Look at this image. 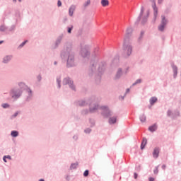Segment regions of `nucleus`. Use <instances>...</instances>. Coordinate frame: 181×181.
<instances>
[{
	"label": "nucleus",
	"mask_w": 181,
	"mask_h": 181,
	"mask_svg": "<svg viewBox=\"0 0 181 181\" xmlns=\"http://www.w3.org/2000/svg\"><path fill=\"white\" fill-rule=\"evenodd\" d=\"M61 57L66 59L67 57V67H73L74 66V54L71 52V45L68 44L65 51L61 53Z\"/></svg>",
	"instance_id": "f257e3e1"
},
{
	"label": "nucleus",
	"mask_w": 181,
	"mask_h": 181,
	"mask_svg": "<svg viewBox=\"0 0 181 181\" xmlns=\"http://www.w3.org/2000/svg\"><path fill=\"white\" fill-rule=\"evenodd\" d=\"M123 50L128 57L132 54V46L129 45V41H124Z\"/></svg>",
	"instance_id": "f03ea898"
},
{
	"label": "nucleus",
	"mask_w": 181,
	"mask_h": 181,
	"mask_svg": "<svg viewBox=\"0 0 181 181\" xmlns=\"http://www.w3.org/2000/svg\"><path fill=\"white\" fill-rule=\"evenodd\" d=\"M161 23L158 26V30H160V32H163V30H165V26L168 25V20H166L165 16H161Z\"/></svg>",
	"instance_id": "7ed1b4c3"
},
{
	"label": "nucleus",
	"mask_w": 181,
	"mask_h": 181,
	"mask_svg": "<svg viewBox=\"0 0 181 181\" xmlns=\"http://www.w3.org/2000/svg\"><path fill=\"white\" fill-rule=\"evenodd\" d=\"M63 84H64V86H67V84H69L70 88H71V90H74V91H76V86H74V85H73V81H71L70 79V78H64Z\"/></svg>",
	"instance_id": "20e7f679"
},
{
	"label": "nucleus",
	"mask_w": 181,
	"mask_h": 181,
	"mask_svg": "<svg viewBox=\"0 0 181 181\" xmlns=\"http://www.w3.org/2000/svg\"><path fill=\"white\" fill-rule=\"evenodd\" d=\"M12 98H19L22 95V90L18 89H13L11 91Z\"/></svg>",
	"instance_id": "39448f33"
},
{
	"label": "nucleus",
	"mask_w": 181,
	"mask_h": 181,
	"mask_svg": "<svg viewBox=\"0 0 181 181\" xmlns=\"http://www.w3.org/2000/svg\"><path fill=\"white\" fill-rule=\"evenodd\" d=\"M156 0H150V2H151L152 8L154 11L153 15H154V21H156V18H158V7H156Z\"/></svg>",
	"instance_id": "423d86ee"
},
{
	"label": "nucleus",
	"mask_w": 181,
	"mask_h": 181,
	"mask_svg": "<svg viewBox=\"0 0 181 181\" xmlns=\"http://www.w3.org/2000/svg\"><path fill=\"white\" fill-rule=\"evenodd\" d=\"M101 110H103V115L105 117V118H108V117H111V111L108 109L107 106H102Z\"/></svg>",
	"instance_id": "0eeeda50"
},
{
	"label": "nucleus",
	"mask_w": 181,
	"mask_h": 181,
	"mask_svg": "<svg viewBox=\"0 0 181 181\" xmlns=\"http://www.w3.org/2000/svg\"><path fill=\"white\" fill-rule=\"evenodd\" d=\"M81 56H82V57H88V56H90V51H88V47L87 46H85L84 48L81 49Z\"/></svg>",
	"instance_id": "6e6552de"
},
{
	"label": "nucleus",
	"mask_w": 181,
	"mask_h": 181,
	"mask_svg": "<svg viewBox=\"0 0 181 181\" xmlns=\"http://www.w3.org/2000/svg\"><path fill=\"white\" fill-rule=\"evenodd\" d=\"M131 35H132V28L129 27V28H127V29L126 30V35L124 36V42H127V41L129 42V36H131Z\"/></svg>",
	"instance_id": "1a4fd4ad"
},
{
	"label": "nucleus",
	"mask_w": 181,
	"mask_h": 181,
	"mask_svg": "<svg viewBox=\"0 0 181 181\" xmlns=\"http://www.w3.org/2000/svg\"><path fill=\"white\" fill-rule=\"evenodd\" d=\"M18 86L21 87V90H26V91H28L29 97H32V90L28 88V86L24 83H20Z\"/></svg>",
	"instance_id": "9d476101"
},
{
	"label": "nucleus",
	"mask_w": 181,
	"mask_h": 181,
	"mask_svg": "<svg viewBox=\"0 0 181 181\" xmlns=\"http://www.w3.org/2000/svg\"><path fill=\"white\" fill-rule=\"evenodd\" d=\"M97 66V62L95 61H92L90 62V66L89 68V73L91 74L95 70V66Z\"/></svg>",
	"instance_id": "9b49d317"
},
{
	"label": "nucleus",
	"mask_w": 181,
	"mask_h": 181,
	"mask_svg": "<svg viewBox=\"0 0 181 181\" xmlns=\"http://www.w3.org/2000/svg\"><path fill=\"white\" fill-rule=\"evenodd\" d=\"M98 110V105H90L89 111L90 112H95Z\"/></svg>",
	"instance_id": "f8f14e48"
},
{
	"label": "nucleus",
	"mask_w": 181,
	"mask_h": 181,
	"mask_svg": "<svg viewBox=\"0 0 181 181\" xmlns=\"http://www.w3.org/2000/svg\"><path fill=\"white\" fill-rule=\"evenodd\" d=\"M74 11H76V6L71 5L69 9V16H73V13H74Z\"/></svg>",
	"instance_id": "ddd939ff"
},
{
	"label": "nucleus",
	"mask_w": 181,
	"mask_h": 181,
	"mask_svg": "<svg viewBox=\"0 0 181 181\" xmlns=\"http://www.w3.org/2000/svg\"><path fill=\"white\" fill-rule=\"evenodd\" d=\"M153 158H158L159 157V148L156 147L153 152Z\"/></svg>",
	"instance_id": "4468645a"
},
{
	"label": "nucleus",
	"mask_w": 181,
	"mask_h": 181,
	"mask_svg": "<svg viewBox=\"0 0 181 181\" xmlns=\"http://www.w3.org/2000/svg\"><path fill=\"white\" fill-rule=\"evenodd\" d=\"M146 16H144L141 21V24L145 25L148 22V18H149V11H146Z\"/></svg>",
	"instance_id": "2eb2a0df"
},
{
	"label": "nucleus",
	"mask_w": 181,
	"mask_h": 181,
	"mask_svg": "<svg viewBox=\"0 0 181 181\" xmlns=\"http://www.w3.org/2000/svg\"><path fill=\"white\" fill-rule=\"evenodd\" d=\"M121 76H122V69L119 68L118 71L116 74V76H115V79L117 80V78H119V77H121Z\"/></svg>",
	"instance_id": "dca6fc26"
},
{
	"label": "nucleus",
	"mask_w": 181,
	"mask_h": 181,
	"mask_svg": "<svg viewBox=\"0 0 181 181\" xmlns=\"http://www.w3.org/2000/svg\"><path fill=\"white\" fill-rule=\"evenodd\" d=\"M156 129H158V127L156 126V124H154L152 126H150L148 127V131H150V132H155Z\"/></svg>",
	"instance_id": "f3484780"
},
{
	"label": "nucleus",
	"mask_w": 181,
	"mask_h": 181,
	"mask_svg": "<svg viewBox=\"0 0 181 181\" xmlns=\"http://www.w3.org/2000/svg\"><path fill=\"white\" fill-rule=\"evenodd\" d=\"M147 142H148V140L146 139V138L144 137L143 140L141 141V149L145 148V146H146Z\"/></svg>",
	"instance_id": "a211bd4d"
},
{
	"label": "nucleus",
	"mask_w": 181,
	"mask_h": 181,
	"mask_svg": "<svg viewBox=\"0 0 181 181\" xmlns=\"http://www.w3.org/2000/svg\"><path fill=\"white\" fill-rule=\"evenodd\" d=\"M144 11H145V8H144V6H141L140 14L137 18L138 22H141V19L142 18V16L144 15Z\"/></svg>",
	"instance_id": "6ab92c4d"
},
{
	"label": "nucleus",
	"mask_w": 181,
	"mask_h": 181,
	"mask_svg": "<svg viewBox=\"0 0 181 181\" xmlns=\"http://www.w3.org/2000/svg\"><path fill=\"white\" fill-rule=\"evenodd\" d=\"M102 6H108L110 5V1L108 0H101Z\"/></svg>",
	"instance_id": "aec40b11"
},
{
	"label": "nucleus",
	"mask_w": 181,
	"mask_h": 181,
	"mask_svg": "<svg viewBox=\"0 0 181 181\" xmlns=\"http://www.w3.org/2000/svg\"><path fill=\"white\" fill-rule=\"evenodd\" d=\"M173 70L174 72V78H176L177 76V66H173Z\"/></svg>",
	"instance_id": "412c9836"
},
{
	"label": "nucleus",
	"mask_w": 181,
	"mask_h": 181,
	"mask_svg": "<svg viewBox=\"0 0 181 181\" xmlns=\"http://www.w3.org/2000/svg\"><path fill=\"white\" fill-rule=\"evenodd\" d=\"M156 101H158V98L156 97H152L150 99L151 105H153V104H155V103H156Z\"/></svg>",
	"instance_id": "4be33fe9"
},
{
	"label": "nucleus",
	"mask_w": 181,
	"mask_h": 181,
	"mask_svg": "<svg viewBox=\"0 0 181 181\" xmlns=\"http://www.w3.org/2000/svg\"><path fill=\"white\" fill-rule=\"evenodd\" d=\"M117 122V117H113L109 119V124H115Z\"/></svg>",
	"instance_id": "5701e85b"
},
{
	"label": "nucleus",
	"mask_w": 181,
	"mask_h": 181,
	"mask_svg": "<svg viewBox=\"0 0 181 181\" xmlns=\"http://www.w3.org/2000/svg\"><path fill=\"white\" fill-rule=\"evenodd\" d=\"M11 59H12V57L6 56V57L4 58L3 63H8V62H10Z\"/></svg>",
	"instance_id": "b1692460"
},
{
	"label": "nucleus",
	"mask_w": 181,
	"mask_h": 181,
	"mask_svg": "<svg viewBox=\"0 0 181 181\" xmlns=\"http://www.w3.org/2000/svg\"><path fill=\"white\" fill-rule=\"evenodd\" d=\"M140 121L141 122H145L146 121V116H145V115H141L140 116Z\"/></svg>",
	"instance_id": "393cba45"
},
{
	"label": "nucleus",
	"mask_w": 181,
	"mask_h": 181,
	"mask_svg": "<svg viewBox=\"0 0 181 181\" xmlns=\"http://www.w3.org/2000/svg\"><path fill=\"white\" fill-rule=\"evenodd\" d=\"M77 166H78V163H72L70 166V169H77Z\"/></svg>",
	"instance_id": "a878e982"
},
{
	"label": "nucleus",
	"mask_w": 181,
	"mask_h": 181,
	"mask_svg": "<svg viewBox=\"0 0 181 181\" xmlns=\"http://www.w3.org/2000/svg\"><path fill=\"white\" fill-rule=\"evenodd\" d=\"M11 135V136L16 138V136H18V135H19V133L17 131H12Z\"/></svg>",
	"instance_id": "bb28decb"
},
{
	"label": "nucleus",
	"mask_w": 181,
	"mask_h": 181,
	"mask_svg": "<svg viewBox=\"0 0 181 181\" xmlns=\"http://www.w3.org/2000/svg\"><path fill=\"white\" fill-rule=\"evenodd\" d=\"M90 4H91V1L87 0V1L83 4V7L87 8L88 6V5H90Z\"/></svg>",
	"instance_id": "cd10ccee"
},
{
	"label": "nucleus",
	"mask_w": 181,
	"mask_h": 181,
	"mask_svg": "<svg viewBox=\"0 0 181 181\" xmlns=\"http://www.w3.org/2000/svg\"><path fill=\"white\" fill-rule=\"evenodd\" d=\"M86 103L84 100L82 101H79L78 102V105H80V107H84V105H86Z\"/></svg>",
	"instance_id": "c85d7f7f"
},
{
	"label": "nucleus",
	"mask_w": 181,
	"mask_h": 181,
	"mask_svg": "<svg viewBox=\"0 0 181 181\" xmlns=\"http://www.w3.org/2000/svg\"><path fill=\"white\" fill-rule=\"evenodd\" d=\"M141 83H142V80H141V79H137V80L135 81V83H134L132 84V86H136V84H141Z\"/></svg>",
	"instance_id": "c756f323"
},
{
	"label": "nucleus",
	"mask_w": 181,
	"mask_h": 181,
	"mask_svg": "<svg viewBox=\"0 0 181 181\" xmlns=\"http://www.w3.org/2000/svg\"><path fill=\"white\" fill-rule=\"evenodd\" d=\"M154 175H158L159 173V166L156 167V168L153 170Z\"/></svg>",
	"instance_id": "7c9ffc66"
},
{
	"label": "nucleus",
	"mask_w": 181,
	"mask_h": 181,
	"mask_svg": "<svg viewBox=\"0 0 181 181\" xmlns=\"http://www.w3.org/2000/svg\"><path fill=\"white\" fill-rule=\"evenodd\" d=\"M6 30V27L5 25H1L0 26V31L1 32H5Z\"/></svg>",
	"instance_id": "2f4dec72"
},
{
	"label": "nucleus",
	"mask_w": 181,
	"mask_h": 181,
	"mask_svg": "<svg viewBox=\"0 0 181 181\" xmlns=\"http://www.w3.org/2000/svg\"><path fill=\"white\" fill-rule=\"evenodd\" d=\"M73 28H74L73 25H71L70 27H68L67 28V29H68L67 33H71V30H73Z\"/></svg>",
	"instance_id": "473e14b6"
},
{
	"label": "nucleus",
	"mask_w": 181,
	"mask_h": 181,
	"mask_svg": "<svg viewBox=\"0 0 181 181\" xmlns=\"http://www.w3.org/2000/svg\"><path fill=\"white\" fill-rule=\"evenodd\" d=\"M61 82H62V81H60V78L57 79V83L58 84V88H60L62 87V85L60 84Z\"/></svg>",
	"instance_id": "72a5a7b5"
},
{
	"label": "nucleus",
	"mask_w": 181,
	"mask_h": 181,
	"mask_svg": "<svg viewBox=\"0 0 181 181\" xmlns=\"http://www.w3.org/2000/svg\"><path fill=\"white\" fill-rule=\"evenodd\" d=\"M26 43H28V40H25V41L23 42L19 45V47H23L24 45H26Z\"/></svg>",
	"instance_id": "f704fd0d"
},
{
	"label": "nucleus",
	"mask_w": 181,
	"mask_h": 181,
	"mask_svg": "<svg viewBox=\"0 0 181 181\" xmlns=\"http://www.w3.org/2000/svg\"><path fill=\"white\" fill-rule=\"evenodd\" d=\"M84 132L86 134H90V132H91V129L90 128L86 129Z\"/></svg>",
	"instance_id": "c9c22d12"
},
{
	"label": "nucleus",
	"mask_w": 181,
	"mask_h": 181,
	"mask_svg": "<svg viewBox=\"0 0 181 181\" xmlns=\"http://www.w3.org/2000/svg\"><path fill=\"white\" fill-rule=\"evenodd\" d=\"M144 35H145V32L141 31V35H140V37H139V40H141V39H142Z\"/></svg>",
	"instance_id": "e433bc0d"
},
{
	"label": "nucleus",
	"mask_w": 181,
	"mask_h": 181,
	"mask_svg": "<svg viewBox=\"0 0 181 181\" xmlns=\"http://www.w3.org/2000/svg\"><path fill=\"white\" fill-rule=\"evenodd\" d=\"M3 108H8L9 107V105L8 103H4L2 105Z\"/></svg>",
	"instance_id": "4c0bfd02"
},
{
	"label": "nucleus",
	"mask_w": 181,
	"mask_h": 181,
	"mask_svg": "<svg viewBox=\"0 0 181 181\" xmlns=\"http://www.w3.org/2000/svg\"><path fill=\"white\" fill-rule=\"evenodd\" d=\"M82 114L83 115H86V114H88V110H83Z\"/></svg>",
	"instance_id": "58836bf2"
},
{
	"label": "nucleus",
	"mask_w": 181,
	"mask_h": 181,
	"mask_svg": "<svg viewBox=\"0 0 181 181\" xmlns=\"http://www.w3.org/2000/svg\"><path fill=\"white\" fill-rule=\"evenodd\" d=\"M83 176H85V177H86V176H88V170H85Z\"/></svg>",
	"instance_id": "ea45409f"
},
{
	"label": "nucleus",
	"mask_w": 181,
	"mask_h": 181,
	"mask_svg": "<svg viewBox=\"0 0 181 181\" xmlns=\"http://www.w3.org/2000/svg\"><path fill=\"white\" fill-rule=\"evenodd\" d=\"M167 115H168V117H170V115H172V111L171 110H168L167 112Z\"/></svg>",
	"instance_id": "a19ab883"
},
{
	"label": "nucleus",
	"mask_w": 181,
	"mask_h": 181,
	"mask_svg": "<svg viewBox=\"0 0 181 181\" xmlns=\"http://www.w3.org/2000/svg\"><path fill=\"white\" fill-rule=\"evenodd\" d=\"M148 181H155V178L152 177H150L148 178Z\"/></svg>",
	"instance_id": "79ce46f5"
},
{
	"label": "nucleus",
	"mask_w": 181,
	"mask_h": 181,
	"mask_svg": "<svg viewBox=\"0 0 181 181\" xmlns=\"http://www.w3.org/2000/svg\"><path fill=\"white\" fill-rule=\"evenodd\" d=\"M57 5H58V6H62V1L60 0L58 1Z\"/></svg>",
	"instance_id": "37998d69"
},
{
	"label": "nucleus",
	"mask_w": 181,
	"mask_h": 181,
	"mask_svg": "<svg viewBox=\"0 0 181 181\" xmlns=\"http://www.w3.org/2000/svg\"><path fill=\"white\" fill-rule=\"evenodd\" d=\"M134 179L138 178V174L136 173H134Z\"/></svg>",
	"instance_id": "c03bdc74"
},
{
	"label": "nucleus",
	"mask_w": 181,
	"mask_h": 181,
	"mask_svg": "<svg viewBox=\"0 0 181 181\" xmlns=\"http://www.w3.org/2000/svg\"><path fill=\"white\" fill-rule=\"evenodd\" d=\"M37 80H38V81H40V80H42V76L39 75L37 76Z\"/></svg>",
	"instance_id": "a18cd8bd"
},
{
	"label": "nucleus",
	"mask_w": 181,
	"mask_h": 181,
	"mask_svg": "<svg viewBox=\"0 0 181 181\" xmlns=\"http://www.w3.org/2000/svg\"><path fill=\"white\" fill-rule=\"evenodd\" d=\"M4 162L6 163V156H4L3 158Z\"/></svg>",
	"instance_id": "49530a36"
},
{
	"label": "nucleus",
	"mask_w": 181,
	"mask_h": 181,
	"mask_svg": "<svg viewBox=\"0 0 181 181\" xmlns=\"http://www.w3.org/2000/svg\"><path fill=\"white\" fill-rule=\"evenodd\" d=\"M162 2H163V0H158V4H162Z\"/></svg>",
	"instance_id": "de8ad7c7"
},
{
	"label": "nucleus",
	"mask_w": 181,
	"mask_h": 181,
	"mask_svg": "<svg viewBox=\"0 0 181 181\" xmlns=\"http://www.w3.org/2000/svg\"><path fill=\"white\" fill-rule=\"evenodd\" d=\"M60 42H62V39L57 40V45H59V43H60Z\"/></svg>",
	"instance_id": "09e8293b"
},
{
	"label": "nucleus",
	"mask_w": 181,
	"mask_h": 181,
	"mask_svg": "<svg viewBox=\"0 0 181 181\" xmlns=\"http://www.w3.org/2000/svg\"><path fill=\"white\" fill-rule=\"evenodd\" d=\"M162 169H163V170H165V169H166V165H162Z\"/></svg>",
	"instance_id": "8fccbe9b"
},
{
	"label": "nucleus",
	"mask_w": 181,
	"mask_h": 181,
	"mask_svg": "<svg viewBox=\"0 0 181 181\" xmlns=\"http://www.w3.org/2000/svg\"><path fill=\"white\" fill-rule=\"evenodd\" d=\"M99 73H101V71H104V68H102L101 70H100V68L98 69Z\"/></svg>",
	"instance_id": "3c124183"
},
{
	"label": "nucleus",
	"mask_w": 181,
	"mask_h": 181,
	"mask_svg": "<svg viewBox=\"0 0 181 181\" xmlns=\"http://www.w3.org/2000/svg\"><path fill=\"white\" fill-rule=\"evenodd\" d=\"M6 158H7V159H12L11 158V156H6Z\"/></svg>",
	"instance_id": "603ef678"
},
{
	"label": "nucleus",
	"mask_w": 181,
	"mask_h": 181,
	"mask_svg": "<svg viewBox=\"0 0 181 181\" xmlns=\"http://www.w3.org/2000/svg\"><path fill=\"white\" fill-rule=\"evenodd\" d=\"M130 91L129 88H127L126 90V93L125 94H128V93Z\"/></svg>",
	"instance_id": "864d4df0"
},
{
	"label": "nucleus",
	"mask_w": 181,
	"mask_h": 181,
	"mask_svg": "<svg viewBox=\"0 0 181 181\" xmlns=\"http://www.w3.org/2000/svg\"><path fill=\"white\" fill-rule=\"evenodd\" d=\"M13 117H18V112H16V113L13 115Z\"/></svg>",
	"instance_id": "5fc2aeb1"
},
{
	"label": "nucleus",
	"mask_w": 181,
	"mask_h": 181,
	"mask_svg": "<svg viewBox=\"0 0 181 181\" xmlns=\"http://www.w3.org/2000/svg\"><path fill=\"white\" fill-rule=\"evenodd\" d=\"M138 170H141V165L139 166V168H137Z\"/></svg>",
	"instance_id": "6e6d98bb"
},
{
	"label": "nucleus",
	"mask_w": 181,
	"mask_h": 181,
	"mask_svg": "<svg viewBox=\"0 0 181 181\" xmlns=\"http://www.w3.org/2000/svg\"><path fill=\"white\" fill-rule=\"evenodd\" d=\"M95 124V123L94 122H92V127H94Z\"/></svg>",
	"instance_id": "4d7b16f0"
},
{
	"label": "nucleus",
	"mask_w": 181,
	"mask_h": 181,
	"mask_svg": "<svg viewBox=\"0 0 181 181\" xmlns=\"http://www.w3.org/2000/svg\"><path fill=\"white\" fill-rule=\"evenodd\" d=\"M54 64H55V65L57 64V62H54Z\"/></svg>",
	"instance_id": "13d9d810"
},
{
	"label": "nucleus",
	"mask_w": 181,
	"mask_h": 181,
	"mask_svg": "<svg viewBox=\"0 0 181 181\" xmlns=\"http://www.w3.org/2000/svg\"><path fill=\"white\" fill-rule=\"evenodd\" d=\"M39 181H45V180H43V179H40Z\"/></svg>",
	"instance_id": "bf43d9fd"
},
{
	"label": "nucleus",
	"mask_w": 181,
	"mask_h": 181,
	"mask_svg": "<svg viewBox=\"0 0 181 181\" xmlns=\"http://www.w3.org/2000/svg\"><path fill=\"white\" fill-rule=\"evenodd\" d=\"M1 43H4V41H0V45H1Z\"/></svg>",
	"instance_id": "052dcab7"
},
{
	"label": "nucleus",
	"mask_w": 181,
	"mask_h": 181,
	"mask_svg": "<svg viewBox=\"0 0 181 181\" xmlns=\"http://www.w3.org/2000/svg\"><path fill=\"white\" fill-rule=\"evenodd\" d=\"M121 98H122V100H124V96H122Z\"/></svg>",
	"instance_id": "680f3d73"
},
{
	"label": "nucleus",
	"mask_w": 181,
	"mask_h": 181,
	"mask_svg": "<svg viewBox=\"0 0 181 181\" xmlns=\"http://www.w3.org/2000/svg\"><path fill=\"white\" fill-rule=\"evenodd\" d=\"M13 2H16V0H13Z\"/></svg>",
	"instance_id": "e2e57ef3"
},
{
	"label": "nucleus",
	"mask_w": 181,
	"mask_h": 181,
	"mask_svg": "<svg viewBox=\"0 0 181 181\" xmlns=\"http://www.w3.org/2000/svg\"><path fill=\"white\" fill-rule=\"evenodd\" d=\"M177 115H179V112H177Z\"/></svg>",
	"instance_id": "0e129e2a"
},
{
	"label": "nucleus",
	"mask_w": 181,
	"mask_h": 181,
	"mask_svg": "<svg viewBox=\"0 0 181 181\" xmlns=\"http://www.w3.org/2000/svg\"><path fill=\"white\" fill-rule=\"evenodd\" d=\"M20 2H22V0H18Z\"/></svg>",
	"instance_id": "69168bd1"
}]
</instances>
